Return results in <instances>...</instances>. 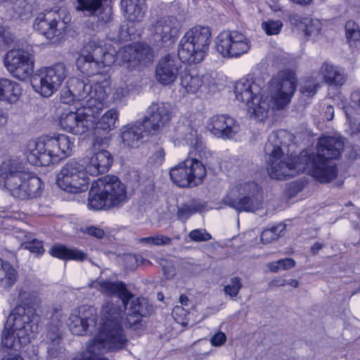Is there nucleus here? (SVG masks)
Wrapping results in <instances>:
<instances>
[{
  "label": "nucleus",
  "instance_id": "nucleus-1",
  "mask_svg": "<svg viewBox=\"0 0 360 360\" xmlns=\"http://www.w3.org/2000/svg\"><path fill=\"white\" fill-rule=\"evenodd\" d=\"M283 133H271L264 146L268 155L267 171L271 179L281 180L307 172L321 183H327L337 176V167L330 160L337 159L343 150L344 141L341 137H321L316 155L303 151L299 156L292 158L285 155L281 148L279 137Z\"/></svg>",
  "mask_w": 360,
  "mask_h": 360
},
{
  "label": "nucleus",
  "instance_id": "nucleus-2",
  "mask_svg": "<svg viewBox=\"0 0 360 360\" xmlns=\"http://www.w3.org/2000/svg\"><path fill=\"white\" fill-rule=\"evenodd\" d=\"M273 89L270 100L261 94L262 87L252 79L242 78L236 82L234 89L236 98L246 103L248 112L259 121L264 120L270 108L283 109L290 102L296 90V79L292 72H281L272 80Z\"/></svg>",
  "mask_w": 360,
  "mask_h": 360
},
{
  "label": "nucleus",
  "instance_id": "nucleus-3",
  "mask_svg": "<svg viewBox=\"0 0 360 360\" xmlns=\"http://www.w3.org/2000/svg\"><path fill=\"white\" fill-rule=\"evenodd\" d=\"M39 316L29 306L16 307L9 314L1 334L4 347L20 350L28 344L38 330Z\"/></svg>",
  "mask_w": 360,
  "mask_h": 360
},
{
  "label": "nucleus",
  "instance_id": "nucleus-4",
  "mask_svg": "<svg viewBox=\"0 0 360 360\" xmlns=\"http://www.w3.org/2000/svg\"><path fill=\"white\" fill-rule=\"evenodd\" d=\"M75 143L68 135L42 136L28 143V161L36 166H49L70 156Z\"/></svg>",
  "mask_w": 360,
  "mask_h": 360
},
{
  "label": "nucleus",
  "instance_id": "nucleus-5",
  "mask_svg": "<svg viewBox=\"0 0 360 360\" xmlns=\"http://www.w3.org/2000/svg\"><path fill=\"white\" fill-rule=\"evenodd\" d=\"M106 77L101 79L92 80L94 86L78 78H71L68 86L60 94V101L69 104L75 100L84 101L83 107L93 112H99L103 108V103L107 98L109 82Z\"/></svg>",
  "mask_w": 360,
  "mask_h": 360
},
{
  "label": "nucleus",
  "instance_id": "nucleus-6",
  "mask_svg": "<svg viewBox=\"0 0 360 360\" xmlns=\"http://www.w3.org/2000/svg\"><path fill=\"white\" fill-rule=\"evenodd\" d=\"M128 201L125 185L115 176H105L93 181L89 193L88 207L91 210L119 208Z\"/></svg>",
  "mask_w": 360,
  "mask_h": 360
},
{
  "label": "nucleus",
  "instance_id": "nucleus-7",
  "mask_svg": "<svg viewBox=\"0 0 360 360\" xmlns=\"http://www.w3.org/2000/svg\"><path fill=\"white\" fill-rule=\"evenodd\" d=\"M211 41L212 32L209 27L195 26L181 39L178 56L183 62L199 63L207 56Z\"/></svg>",
  "mask_w": 360,
  "mask_h": 360
},
{
  "label": "nucleus",
  "instance_id": "nucleus-8",
  "mask_svg": "<svg viewBox=\"0 0 360 360\" xmlns=\"http://www.w3.org/2000/svg\"><path fill=\"white\" fill-rule=\"evenodd\" d=\"M223 202L238 212H255L263 203L262 191L254 181L238 184L223 198Z\"/></svg>",
  "mask_w": 360,
  "mask_h": 360
},
{
  "label": "nucleus",
  "instance_id": "nucleus-9",
  "mask_svg": "<svg viewBox=\"0 0 360 360\" xmlns=\"http://www.w3.org/2000/svg\"><path fill=\"white\" fill-rule=\"evenodd\" d=\"M71 21L65 7L53 8L39 13L34 22V28L49 39L62 36Z\"/></svg>",
  "mask_w": 360,
  "mask_h": 360
},
{
  "label": "nucleus",
  "instance_id": "nucleus-10",
  "mask_svg": "<svg viewBox=\"0 0 360 360\" xmlns=\"http://www.w3.org/2000/svg\"><path fill=\"white\" fill-rule=\"evenodd\" d=\"M68 76V70L63 63L44 67L32 77V86L44 97H49L61 86Z\"/></svg>",
  "mask_w": 360,
  "mask_h": 360
},
{
  "label": "nucleus",
  "instance_id": "nucleus-11",
  "mask_svg": "<svg viewBox=\"0 0 360 360\" xmlns=\"http://www.w3.org/2000/svg\"><path fill=\"white\" fill-rule=\"evenodd\" d=\"M87 167L79 161L71 159L61 168L56 176L57 185L63 191L78 193L89 187Z\"/></svg>",
  "mask_w": 360,
  "mask_h": 360
},
{
  "label": "nucleus",
  "instance_id": "nucleus-12",
  "mask_svg": "<svg viewBox=\"0 0 360 360\" xmlns=\"http://www.w3.org/2000/svg\"><path fill=\"white\" fill-rule=\"evenodd\" d=\"M171 180L179 187L192 188L201 184L206 176L205 165L197 158H187L172 168Z\"/></svg>",
  "mask_w": 360,
  "mask_h": 360
},
{
  "label": "nucleus",
  "instance_id": "nucleus-13",
  "mask_svg": "<svg viewBox=\"0 0 360 360\" xmlns=\"http://www.w3.org/2000/svg\"><path fill=\"white\" fill-rule=\"evenodd\" d=\"M217 52L224 58H238L250 49L251 42L243 33L232 30L224 31L215 39Z\"/></svg>",
  "mask_w": 360,
  "mask_h": 360
},
{
  "label": "nucleus",
  "instance_id": "nucleus-14",
  "mask_svg": "<svg viewBox=\"0 0 360 360\" xmlns=\"http://www.w3.org/2000/svg\"><path fill=\"white\" fill-rule=\"evenodd\" d=\"M181 27V22L175 16L158 18L149 26L150 40L159 46L172 44L178 37Z\"/></svg>",
  "mask_w": 360,
  "mask_h": 360
},
{
  "label": "nucleus",
  "instance_id": "nucleus-15",
  "mask_svg": "<svg viewBox=\"0 0 360 360\" xmlns=\"http://www.w3.org/2000/svg\"><path fill=\"white\" fill-rule=\"evenodd\" d=\"M4 65L13 77L25 81L33 74L34 58L26 49H13L6 53Z\"/></svg>",
  "mask_w": 360,
  "mask_h": 360
},
{
  "label": "nucleus",
  "instance_id": "nucleus-16",
  "mask_svg": "<svg viewBox=\"0 0 360 360\" xmlns=\"http://www.w3.org/2000/svg\"><path fill=\"white\" fill-rule=\"evenodd\" d=\"M95 42H96L95 40L90 39L84 46L81 55L77 60V65L80 71L91 77V79H86L84 81L93 86L92 80L95 79H101L102 77L104 76L107 77L106 79L110 83L109 76L101 73L102 68L99 60L101 59L100 56L102 49L101 47H95Z\"/></svg>",
  "mask_w": 360,
  "mask_h": 360
},
{
  "label": "nucleus",
  "instance_id": "nucleus-17",
  "mask_svg": "<svg viewBox=\"0 0 360 360\" xmlns=\"http://www.w3.org/2000/svg\"><path fill=\"white\" fill-rule=\"evenodd\" d=\"M11 195L20 200H27L39 196L42 191V182L37 176H31L27 173L20 176L11 177L5 186Z\"/></svg>",
  "mask_w": 360,
  "mask_h": 360
},
{
  "label": "nucleus",
  "instance_id": "nucleus-18",
  "mask_svg": "<svg viewBox=\"0 0 360 360\" xmlns=\"http://www.w3.org/2000/svg\"><path fill=\"white\" fill-rule=\"evenodd\" d=\"M84 112L68 111L61 114L60 124L61 127L69 133L75 135H81L89 129H94V115L98 112H93L91 110L87 112L84 108Z\"/></svg>",
  "mask_w": 360,
  "mask_h": 360
},
{
  "label": "nucleus",
  "instance_id": "nucleus-19",
  "mask_svg": "<svg viewBox=\"0 0 360 360\" xmlns=\"http://www.w3.org/2000/svg\"><path fill=\"white\" fill-rule=\"evenodd\" d=\"M172 115V106L169 103H153L147 110V115L141 122L149 133L154 134L170 121Z\"/></svg>",
  "mask_w": 360,
  "mask_h": 360
},
{
  "label": "nucleus",
  "instance_id": "nucleus-20",
  "mask_svg": "<svg viewBox=\"0 0 360 360\" xmlns=\"http://www.w3.org/2000/svg\"><path fill=\"white\" fill-rule=\"evenodd\" d=\"M174 56L167 55L160 58L155 68V78L162 85L172 84L182 73V63Z\"/></svg>",
  "mask_w": 360,
  "mask_h": 360
},
{
  "label": "nucleus",
  "instance_id": "nucleus-21",
  "mask_svg": "<svg viewBox=\"0 0 360 360\" xmlns=\"http://www.w3.org/2000/svg\"><path fill=\"white\" fill-rule=\"evenodd\" d=\"M97 320L95 309L93 307L82 306L71 314L68 327L72 334L83 335L90 327H94Z\"/></svg>",
  "mask_w": 360,
  "mask_h": 360
},
{
  "label": "nucleus",
  "instance_id": "nucleus-22",
  "mask_svg": "<svg viewBox=\"0 0 360 360\" xmlns=\"http://www.w3.org/2000/svg\"><path fill=\"white\" fill-rule=\"evenodd\" d=\"M120 55L124 62L131 63L133 66L146 65L153 59V49L150 46L143 43L129 45L118 52L117 56Z\"/></svg>",
  "mask_w": 360,
  "mask_h": 360
},
{
  "label": "nucleus",
  "instance_id": "nucleus-23",
  "mask_svg": "<svg viewBox=\"0 0 360 360\" xmlns=\"http://www.w3.org/2000/svg\"><path fill=\"white\" fill-rule=\"evenodd\" d=\"M153 306L143 297H133L128 301L125 313L127 314V323L129 327L138 328L143 317L152 314Z\"/></svg>",
  "mask_w": 360,
  "mask_h": 360
},
{
  "label": "nucleus",
  "instance_id": "nucleus-24",
  "mask_svg": "<svg viewBox=\"0 0 360 360\" xmlns=\"http://www.w3.org/2000/svg\"><path fill=\"white\" fill-rule=\"evenodd\" d=\"M210 131L217 137L224 139H231L239 131L238 122L226 115H215L211 119Z\"/></svg>",
  "mask_w": 360,
  "mask_h": 360
},
{
  "label": "nucleus",
  "instance_id": "nucleus-25",
  "mask_svg": "<svg viewBox=\"0 0 360 360\" xmlns=\"http://www.w3.org/2000/svg\"><path fill=\"white\" fill-rule=\"evenodd\" d=\"M316 72L318 80H321V82H325L330 85L342 86L346 82L343 70L328 61L323 63Z\"/></svg>",
  "mask_w": 360,
  "mask_h": 360
},
{
  "label": "nucleus",
  "instance_id": "nucleus-26",
  "mask_svg": "<svg viewBox=\"0 0 360 360\" xmlns=\"http://www.w3.org/2000/svg\"><path fill=\"white\" fill-rule=\"evenodd\" d=\"M149 134H151L143 127V122L137 121L134 124H128L123 128L122 139L127 146L136 148L142 141L144 136Z\"/></svg>",
  "mask_w": 360,
  "mask_h": 360
},
{
  "label": "nucleus",
  "instance_id": "nucleus-27",
  "mask_svg": "<svg viewBox=\"0 0 360 360\" xmlns=\"http://www.w3.org/2000/svg\"><path fill=\"white\" fill-rule=\"evenodd\" d=\"M113 162V157L105 149L94 152L87 165L88 172L92 176L107 172Z\"/></svg>",
  "mask_w": 360,
  "mask_h": 360
},
{
  "label": "nucleus",
  "instance_id": "nucleus-28",
  "mask_svg": "<svg viewBox=\"0 0 360 360\" xmlns=\"http://www.w3.org/2000/svg\"><path fill=\"white\" fill-rule=\"evenodd\" d=\"M23 163L18 158L5 160L0 166V187L5 186L11 177L25 175Z\"/></svg>",
  "mask_w": 360,
  "mask_h": 360
},
{
  "label": "nucleus",
  "instance_id": "nucleus-29",
  "mask_svg": "<svg viewBox=\"0 0 360 360\" xmlns=\"http://www.w3.org/2000/svg\"><path fill=\"white\" fill-rule=\"evenodd\" d=\"M186 144L193 149L199 158L207 160L211 156V153L207 149L202 137L198 134L197 129L191 127L187 129L183 138Z\"/></svg>",
  "mask_w": 360,
  "mask_h": 360
},
{
  "label": "nucleus",
  "instance_id": "nucleus-30",
  "mask_svg": "<svg viewBox=\"0 0 360 360\" xmlns=\"http://www.w3.org/2000/svg\"><path fill=\"white\" fill-rule=\"evenodd\" d=\"M120 5L129 21H142L146 11L144 0H121Z\"/></svg>",
  "mask_w": 360,
  "mask_h": 360
},
{
  "label": "nucleus",
  "instance_id": "nucleus-31",
  "mask_svg": "<svg viewBox=\"0 0 360 360\" xmlns=\"http://www.w3.org/2000/svg\"><path fill=\"white\" fill-rule=\"evenodd\" d=\"M21 95L20 85L7 78H0V100L8 103H16Z\"/></svg>",
  "mask_w": 360,
  "mask_h": 360
},
{
  "label": "nucleus",
  "instance_id": "nucleus-32",
  "mask_svg": "<svg viewBox=\"0 0 360 360\" xmlns=\"http://www.w3.org/2000/svg\"><path fill=\"white\" fill-rule=\"evenodd\" d=\"M290 21L292 24L302 30L307 36H316L322 28L321 22L318 19L302 18L298 15L290 16Z\"/></svg>",
  "mask_w": 360,
  "mask_h": 360
},
{
  "label": "nucleus",
  "instance_id": "nucleus-33",
  "mask_svg": "<svg viewBox=\"0 0 360 360\" xmlns=\"http://www.w3.org/2000/svg\"><path fill=\"white\" fill-rule=\"evenodd\" d=\"M4 3L6 7L12 10V18L26 20L32 15V5L27 0H6Z\"/></svg>",
  "mask_w": 360,
  "mask_h": 360
},
{
  "label": "nucleus",
  "instance_id": "nucleus-34",
  "mask_svg": "<svg viewBox=\"0 0 360 360\" xmlns=\"http://www.w3.org/2000/svg\"><path fill=\"white\" fill-rule=\"evenodd\" d=\"M181 85L187 93L194 94L197 92L202 85V78L195 71L184 70L180 75Z\"/></svg>",
  "mask_w": 360,
  "mask_h": 360
},
{
  "label": "nucleus",
  "instance_id": "nucleus-35",
  "mask_svg": "<svg viewBox=\"0 0 360 360\" xmlns=\"http://www.w3.org/2000/svg\"><path fill=\"white\" fill-rule=\"evenodd\" d=\"M49 253L53 257L61 259L83 261L86 257V255L83 252L75 248H68L62 245L52 247L49 250Z\"/></svg>",
  "mask_w": 360,
  "mask_h": 360
},
{
  "label": "nucleus",
  "instance_id": "nucleus-36",
  "mask_svg": "<svg viewBox=\"0 0 360 360\" xmlns=\"http://www.w3.org/2000/svg\"><path fill=\"white\" fill-rule=\"evenodd\" d=\"M103 110V109L98 113L94 115V128L96 129H101L105 131H109L113 130L116 127V122L118 120L119 112L116 109L112 108L105 114L102 115V117L96 122V116Z\"/></svg>",
  "mask_w": 360,
  "mask_h": 360
},
{
  "label": "nucleus",
  "instance_id": "nucleus-37",
  "mask_svg": "<svg viewBox=\"0 0 360 360\" xmlns=\"http://www.w3.org/2000/svg\"><path fill=\"white\" fill-rule=\"evenodd\" d=\"M62 312L60 309H54L51 321L53 323L56 321V325L49 326L46 333V342L47 345L49 344H58L61 343V336L60 332V328L62 326Z\"/></svg>",
  "mask_w": 360,
  "mask_h": 360
},
{
  "label": "nucleus",
  "instance_id": "nucleus-38",
  "mask_svg": "<svg viewBox=\"0 0 360 360\" xmlns=\"http://www.w3.org/2000/svg\"><path fill=\"white\" fill-rule=\"evenodd\" d=\"M18 272L8 262L0 258V286L10 288L16 282Z\"/></svg>",
  "mask_w": 360,
  "mask_h": 360
},
{
  "label": "nucleus",
  "instance_id": "nucleus-39",
  "mask_svg": "<svg viewBox=\"0 0 360 360\" xmlns=\"http://www.w3.org/2000/svg\"><path fill=\"white\" fill-rule=\"evenodd\" d=\"M91 40H95L96 42H95V47H101L102 49V52L101 53L99 62L101 65V68H103L106 66H110L111 65L114 64L116 61V53L115 51L113 49L112 51L107 50V48L105 47V42L100 39L96 36H93L91 38Z\"/></svg>",
  "mask_w": 360,
  "mask_h": 360
},
{
  "label": "nucleus",
  "instance_id": "nucleus-40",
  "mask_svg": "<svg viewBox=\"0 0 360 360\" xmlns=\"http://www.w3.org/2000/svg\"><path fill=\"white\" fill-rule=\"evenodd\" d=\"M122 83L121 85L115 87L112 93V100L114 103L119 104L125 102L129 94V91L132 85L129 78L126 76L122 78Z\"/></svg>",
  "mask_w": 360,
  "mask_h": 360
},
{
  "label": "nucleus",
  "instance_id": "nucleus-41",
  "mask_svg": "<svg viewBox=\"0 0 360 360\" xmlns=\"http://www.w3.org/2000/svg\"><path fill=\"white\" fill-rule=\"evenodd\" d=\"M316 72H313L311 75L307 77L300 87V91L302 94L307 96H313L320 87L321 82V80H318V75Z\"/></svg>",
  "mask_w": 360,
  "mask_h": 360
},
{
  "label": "nucleus",
  "instance_id": "nucleus-42",
  "mask_svg": "<svg viewBox=\"0 0 360 360\" xmlns=\"http://www.w3.org/2000/svg\"><path fill=\"white\" fill-rule=\"evenodd\" d=\"M345 32L347 42L351 46H360V29L359 25L350 20L345 24Z\"/></svg>",
  "mask_w": 360,
  "mask_h": 360
},
{
  "label": "nucleus",
  "instance_id": "nucleus-43",
  "mask_svg": "<svg viewBox=\"0 0 360 360\" xmlns=\"http://www.w3.org/2000/svg\"><path fill=\"white\" fill-rule=\"evenodd\" d=\"M285 226L283 224H279L273 226L271 228L264 229L261 234V242L264 244H268L272 241L277 240L281 233L285 229Z\"/></svg>",
  "mask_w": 360,
  "mask_h": 360
},
{
  "label": "nucleus",
  "instance_id": "nucleus-44",
  "mask_svg": "<svg viewBox=\"0 0 360 360\" xmlns=\"http://www.w3.org/2000/svg\"><path fill=\"white\" fill-rule=\"evenodd\" d=\"M203 205L200 202L192 201L182 205L178 210L177 216L181 219H186L193 214L201 211Z\"/></svg>",
  "mask_w": 360,
  "mask_h": 360
},
{
  "label": "nucleus",
  "instance_id": "nucleus-45",
  "mask_svg": "<svg viewBox=\"0 0 360 360\" xmlns=\"http://www.w3.org/2000/svg\"><path fill=\"white\" fill-rule=\"evenodd\" d=\"M77 10L85 12L86 15H91L94 18V15L98 10L101 8L102 0H77Z\"/></svg>",
  "mask_w": 360,
  "mask_h": 360
},
{
  "label": "nucleus",
  "instance_id": "nucleus-46",
  "mask_svg": "<svg viewBox=\"0 0 360 360\" xmlns=\"http://www.w3.org/2000/svg\"><path fill=\"white\" fill-rule=\"evenodd\" d=\"M172 240L171 238L162 234H155L148 237L141 238L140 239L141 243L155 246L170 245L172 244Z\"/></svg>",
  "mask_w": 360,
  "mask_h": 360
},
{
  "label": "nucleus",
  "instance_id": "nucleus-47",
  "mask_svg": "<svg viewBox=\"0 0 360 360\" xmlns=\"http://www.w3.org/2000/svg\"><path fill=\"white\" fill-rule=\"evenodd\" d=\"M243 288L242 279L239 276L230 278L229 283L224 287V292L230 297H236Z\"/></svg>",
  "mask_w": 360,
  "mask_h": 360
},
{
  "label": "nucleus",
  "instance_id": "nucleus-48",
  "mask_svg": "<svg viewBox=\"0 0 360 360\" xmlns=\"http://www.w3.org/2000/svg\"><path fill=\"white\" fill-rule=\"evenodd\" d=\"M262 27L266 34L273 35L280 32L283 27V23L280 20H268L263 22Z\"/></svg>",
  "mask_w": 360,
  "mask_h": 360
},
{
  "label": "nucleus",
  "instance_id": "nucleus-49",
  "mask_svg": "<svg viewBox=\"0 0 360 360\" xmlns=\"http://www.w3.org/2000/svg\"><path fill=\"white\" fill-rule=\"evenodd\" d=\"M190 238L195 242H205L212 238L211 235L205 229H195L189 233Z\"/></svg>",
  "mask_w": 360,
  "mask_h": 360
},
{
  "label": "nucleus",
  "instance_id": "nucleus-50",
  "mask_svg": "<svg viewBox=\"0 0 360 360\" xmlns=\"http://www.w3.org/2000/svg\"><path fill=\"white\" fill-rule=\"evenodd\" d=\"M64 352L63 347L61 343L49 344L47 345V358L53 359L60 357Z\"/></svg>",
  "mask_w": 360,
  "mask_h": 360
},
{
  "label": "nucleus",
  "instance_id": "nucleus-51",
  "mask_svg": "<svg viewBox=\"0 0 360 360\" xmlns=\"http://www.w3.org/2000/svg\"><path fill=\"white\" fill-rule=\"evenodd\" d=\"M158 263L167 278L172 277L174 275L175 269L172 261L161 258L158 260Z\"/></svg>",
  "mask_w": 360,
  "mask_h": 360
},
{
  "label": "nucleus",
  "instance_id": "nucleus-52",
  "mask_svg": "<svg viewBox=\"0 0 360 360\" xmlns=\"http://www.w3.org/2000/svg\"><path fill=\"white\" fill-rule=\"evenodd\" d=\"M94 15L97 16L98 21L101 23H106L111 20L112 10L109 7L101 6V8L97 11Z\"/></svg>",
  "mask_w": 360,
  "mask_h": 360
},
{
  "label": "nucleus",
  "instance_id": "nucleus-53",
  "mask_svg": "<svg viewBox=\"0 0 360 360\" xmlns=\"http://www.w3.org/2000/svg\"><path fill=\"white\" fill-rule=\"evenodd\" d=\"M25 248L32 252L41 254L44 252V248L41 241L34 239L24 244Z\"/></svg>",
  "mask_w": 360,
  "mask_h": 360
},
{
  "label": "nucleus",
  "instance_id": "nucleus-54",
  "mask_svg": "<svg viewBox=\"0 0 360 360\" xmlns=\"http://www.w3.org/2000/svg\"><path fill=\"white\" fill-rule=\"evenodd\" d=\"M350 107L360 115V90L354 91L351 94Z\"/></svg>",
  "mask_w": 360,
  "mask_h": 360
},
{
  "label": "nucleus",
  "instance_id": "nucleus-55",
  "mask_svg": "<svg viewBox=\"0 0 360 360\" xmlns=\"http://www.w3.org/2000/svg\"><path fill=\"white\" fill-rule=\"evenodd\" d=\"M109 139L107 137H96L93 143L94 152L99 151L102 149H105L108 146Z\"/></svg>",
  "mask_w": 360,
  "mask_h": 360
},
{
  "label": "nucleus",
  "instance_id": "nucleus-56",
  "mask_svg": "<svg viewBox=\"0 0 360 360\" xmlns=\"http://www.w3.org/2000/svg\"><path fill=\"white\" fill-rule=\"evenodd\" d=\"M226 341V335L223 332H218L215 333L210 340L212 346L219 347L223 345Z\"/></svg>",
  "mask_w": 360,
  "mask_h": 360
},
{
  "label": "nucleus",
  "instance_id": "nucleus-57",
  "mask_svg": "<svg viewBox=\"0 0 360 360\" xmlns=\"http://www.w3.org/2000/svg\"><path fill=\"white\" fill-rule=\"evenodd\" d=\"M84 232L99 239L102 238L105 235L103 230L95 226L86 227Z\"/></svg>",
  "mask_w": 360,
  "mask_h": 360
},
{
  "label": "nucleus",
  "instance_id": "nucleus-58",
  "mask_svg": "<svg viewBox=\"0 0 360 360\" xmlns=\"http://www.w3.org/2000/svg\"><path fill=\"white\" fill-rule=\"evenodd\" d=\"M281 269L288 270L295 266V261L292 258H285L278 260Z\"/></svg>",
  "mask_w": 360,
  "mask_h": 360
},
{
  "label": "nucleus",
  "instance_id": "nucleus-59",
  "mask_svg": "<svg viewBox=\"0 0 360 360\" xmlns=\"http://www.w3.org/2000/svg\"><path fill=\"white\" fill-rule=\"evenodd\" d=\"M127 260L131 262H135L137 264H150V262L147 260V259H145L141 255H137V256H129L127 257Z\"/></svg>",
  "mask_w": 360,
  "mask_h": 360
},
{
  "label": "nucleus",
  "instance_id": "nucleus-60",
  "mask_svg": "<svg viewBox=\"0 0 360 360\" xmlns=\"http://www.w3.org/2000/svg\"><path fill=\"white\" fill-rule=\"evenodd\" d=\"M2 40L6 44L10 45L14 40V36L8 32H4L2 34Z\"/></svg>",
  "mask_w": 360,
  "mask_h": 360
},
{
  "label": "nucleus",
  "instance_id": "nucleus-61",
  "mask_svg": "<svg viewBox=\"0 0 360 360\" xmlns=\"http://www.w3.org/2000/svg\"><path fill=\"white\" fill-rule=\"evenodd\" d=\"M186 311L182 307L176 306L174 308V309L172 311V316H174V318L176 320H177V321H179L180 320H179L178 318H176V316H178V315L186 316Z\"/></svg>",
  "mask_w": 360,
  "mask_h": 360
},
{
  "label": "nucleus",
  "instance_id": "nucleus-62",
  "mask_svg": "<svg viewBox=\"0 0 360 360\" xmlns=\"http://www.w3.org/2000/svg\"><path fill=\"white\" fill-rule=\"evenodd\" d=\"M286 285V281L282 278H276L272 280L269 285L272 287H281Z\"/></svg>",
  "mask_w": 360,
  "mask_h": 360
},
{
  "label": "nucleus",
  "instance_id": "nucleus-63",
  "mask_svg": "<svg viewBox=\"0 0 360 360\" xmlns=\"http://www.w3.org/2000/svg\"><path fill=\"white\" fill-rule=\"evenodd\" d=\"M323 245L322 243H320L319 242H316L314 243V245L311 247L310 251L311 254L314 255H316L318 254L319 251L321 250L323 248Z\"/></svg>",
  "mask_w": 360,
  "mask_h": 360
},
{
  "label": "nucleus",
  "instance_id": "nucleus-64",
  "mask_svg": "<svg viewBox=\"0 0 360 360\" xmlns=\"http://www.w3.org/2000/svg\"><path fill=\"white\" fill-rule=\"evenodd\" d=\"M268 267L269 270L273 273L277 272L281 269L278 260L277 262H274L269 264Z\"/></svg>",
  "mask_w": 360,
  "mask_h": 360
}]
</instances>
